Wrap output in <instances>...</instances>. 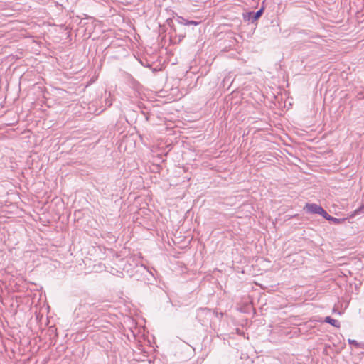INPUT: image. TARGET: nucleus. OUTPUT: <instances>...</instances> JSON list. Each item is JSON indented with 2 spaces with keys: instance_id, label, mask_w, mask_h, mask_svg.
Returning <instances> with one entry per match:
<instances>
[{
  "instance_id": "nucleus-7",
  "label": "nucleus",
  "mask_w": 364,
  "mask_h": 364,
  "mask_svg": "<svg viewBox=\"0 0 364 364\" xmlns=\"http://www.w3.org/2000/svg\"><path fill=\"white\" fill-rule=\"evenodd\" d=\"M111 94L110 92H107L105 91V106L106 107H110L112 105V99L110 98Z\"/></svg>"
},
{
  "instance_id": "nucleus-1",
  "label": "nucleus",
  "mask_w": 364,
  "mask_h": 364,
  "mask_svg": "<svg viewBox=\"0 0 364 364\" xmlns=\"http://www.w3.org/2000/svg\"><path fill=\"white\" fill-rule=\"evenodd\" d=\"M264 7H262L256 12H248L246 14H244V19L251 21L252 23L257 21L261 16L263 14Z\"/></svg>"
},
{
  "instance_id": "nucleus-9",
  "label": "nucleus",
  "mask_w": 364,
  "mask_h": 364,
  "mask_svg": "<svg viewBox=\"0 0 364 364\" xmlns=\"http://www.w3.org/2000/svg\"><path fill=\"white\" fill-rule=\"evenodd\" d=\"M322 215L326 220H328V218H331L330 215L323 208L322 209V212L320 214Z\"/></svg>"
},
{
  "instance_id": "nucleus-6",
  "label": "nucleus",
  "mask_w": 364,
  "mask_h": 364,
  "mask_svg": "<svg viewBox=\"0 0 364 364\" xmlns=\"http://www.w3.org/2000/svg\"><path fill=\"white\" fill-rule=\"evenodd\" d=\"M346 220V218H337L333 216H331V218H328V221L336 225L341 224L344 223Z\"/></svg>"
},
{
  "instance_id": "nucleus-2",
  "label": "nucleus",
  "mask_w": 364,
  "mask_h": 364,
  "mask_svg": "<svg viewBox=\"0 0 364 364\" xmlns=\"http://www.w3.org/2000/svg\"><path fill=\"white\" fill-rule=\"evenodd\" d=\"M323 208L316 203H306L304 210L309 213L311 214H321L322 212Z\"/></svg>"
},
{
  "instance_id": "nucleus-8",
  "label": "nucleus",
  "mask_w": 364,
  "mask_h": 364,
  "mask_svg": "<svg viewBox=\"0 0 364 364\" xmlns=\"http://www.w3.org/2000/svg\"><path fill=\"white\" fill-rule=\"evenodd\" d=\"M202 314H210V311L208 309H200L198 311L197 317H200Z\"/></svg>"
},
{
  "instance_id": "nucleus-3",
  "label": "nucleus",
  "mask_w": 364,
  "mask_h": 364,
  "mask_svg": "<svg viewBox=\"0 0 364 364\" xmlns=\"http://www.w3.org/2000/svg\"><path fill=\"white\" fill-rule=\"evenodd\" d=\"M324 322L329 323L331 326L336 327V328L340 327V322L338 320L331 318V316H326L324 318Z\"/></svg>"
},
{
  "instance_id": "nucleus-10",
  "label": "nucleus",
  "mask_w": 364,
  "mask_h": 364,
  "mask_svg": "<svg viewBox=\"0 0 364 364\" xmlns=\"http://www.w3.org/2000/svg\"><path fill=\"white\" fill-rule=\"evenodd\" d=\"M348 342H349L350 344H353V345H355L356 346H358V343L355 340L349 339Z\"/></svg>"
},
{
  "instance_id": "nucleus-5",
  "label": "nucleus",
  "mask_w": 364,
  "mask_h": 364,
  "mask_svg": "<svg viewBox=\"0 0 364 364\" xmlns=\"http://www.w3.org/2000/svg\"><path fill=\"white\" fill-rule=\"evenodd\" d=\"M364 213V205H362L357 209H355L350 215H349L350 218H353L357 215H360Z\"/></svg>"
},
{
  "instance_id": "nucleus-4",
  "label": "nucleus",
  "mask_w": 364,
  "mask_h": 364,
  "mask_svg": "<svg viewBox=\"0 0 364 364\" xmlns=\"http://www.w3.org/2000/svg\"><path fill=\"white\" fill-rule=\"evenodd\" d=\"M178 22L181 24H183V25H186V26H191V25L197 26L199 23V22H198V21H188V20H186V19H185V18H183L182 17H179Z\"/></svg>"
}]
</instances>
